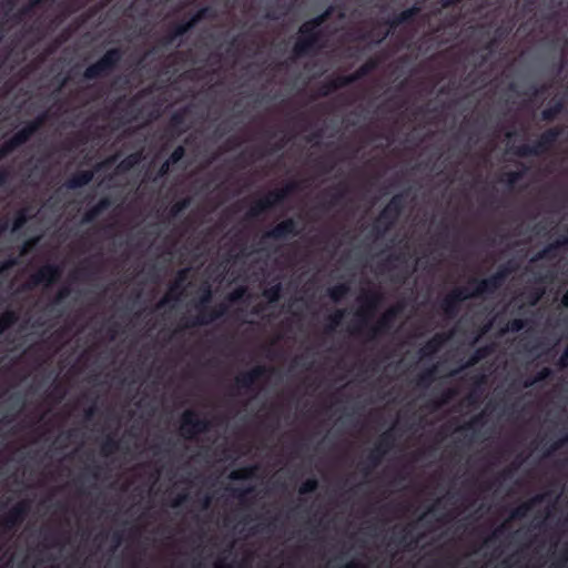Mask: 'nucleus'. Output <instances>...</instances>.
I'll return each mask as SVG.
<instances>
[{
	"label": "nucleus",
	"mask_w": 568,
	"mask_h": 568,
	"mask_svg": "<svg viewBox=\"0 0 568 568\" xmlns=\"http://www.w3.org/2000/svg\"><path fill=\"white\" fill-rule=\"evenodd\" d=\"M215 16V11L212 7H202L196 12L191 14L187 19L192 23L193 27H195L199 22H201L204 19H212Z\"/></svg>",
	"instance_id": "18"
},
{
	"label": "nucleus",
	"mask_w": 568,
	"mask_h": 568,
	"mask_svg": "<svg viewBox=\"0 0 568 568\" xmlns=\"http://www.w3.org/2000/svg\"><path fill=\"white\" fill-rule=\"evenodd\" d=\"M73 433H74V430H70V432L68 433L69 437L73 436Z\"/></svg>",
	"instance_id": "64"
},
{
	"label": "nucleus",
	"mask_w": 568,
	"mask_h": 568,
	"mask_svg": "<svg viewBox=\"0 0 568 568\" xmlns=\"http://www.w3.org/2000/svg\"><path fill=\"white\" fill-rule=\"evenodd\" d=\"M36 8L39 7L31 4V0H29L27 4H24L17 11V13L14 14V19L17 21H21L22 19L30 17Z\"/></svg>",
	"instance_id": "24"
},
{
	"label": "nucleus",
	"mask_w": 568,
	"mask_h": 568,
	"mask_svg": "<svg viewBox=\"0 0 568 568\" xmlns=\"http://www.w3.org/2000/svg\"><path fill=\"white\" fill-rule=\"evenodd\" d=\"M294 229H295V224L293 221L288 220V221H284L282 222L281 224H278L273 231H272V235L274 237H282V236H285L290 233H293L294 232Z\"/></svg>",
	"instance_id": "21"
},
{
	"label": "nucleus",
	"mask_w": 568,
	"mask_h": 568,
	"mask_svg": "<svg viewBox=\"0 0 568 568\" xmlns=\"http://www.w3.org/2000/svg\"><path fill=\"white\" fill-rule=\"evenodd\" d=\"M236 476L242 480H248V465H242L237 471H235Z\"/></svg>",
	"instance_id": "37"
},
{
	"label": "nucleus",
	"mask_w": 568,
	"mask_h": 568,
	"mask_svg": "<svg viewBox=\"0 0 568 568\" xmlns=\"http://www.w3.org/2000/svg\"><path fill=\"white\" fill-rule=\"evenodd\" d=\"M71 294V288L69 286H62L55 297H54V303H60L62 302L63 300H65L67 297H69Z\"/></svg>",
	"instance_id": "31"
},
{
	"label": "nucleus",
	"mask_w": 568,
	"mask_h": 568,
	"mask_svg": "<svg viewBox=\"0 0 568 568\" xmlns=\"http://www.w3.org/2000/svg\"><path fill=\"white\" fill-rule=\"evenodd\" d=\"M49 0H31V4L41 7L42 4H45Z\"/></svg>",
	"instance_id": "54"
},
{
	"label": "nucleus",
	"mask_w": 568,
	"mask_h": 568,
	"mask_svg": "<svg viewBox=\"0 0 568 568\" xmlns=\"http://www.w3.org/2000/svg\"><path fill=\"white\" fill-rule=\"evenodd\" d=\"M92 274H93V272L91 271V267H89V266H83V267H81L80 270H78V271L73 274V278H74V280H77V278H79L80 276H82V277H90Z\"/></svg>",
	"instance_id": "34"
},
{
	"label": "nucleus",
	"mask_w": 568,
	"mask_h": 568,
	"mask_svg": "<svg viewBox=\"0 0 568 568\" xmlns=\"http://www.w3.org/2000/svg\"><path fill=\"white\" fill-rule=\"evenodd\" d=\"M16 146H13L12 142L10 141V139L6 140L1 145H0V161L6 159L9 154H11L13 151H16Z\"/></svg>",
	"instance_id": "27"
},
{
	"label": "nucleus",
	"mask_w": 568,
	"mask_h": 568,
	"mask_svg": "<svg viewBox=\"0 0 568 568\" xmlns=\"http://www.w3.org/2000/svg\"><path fill=\"white\" fill-rule=\"evenodd\" d=\"M187 112H189L187 109L183 108V109H179L172 113V115L169 120V125H168V131L171 133V135L180 136L181 134L186 132V130H187V124H186Z\"/></svg>",
	"instance_id": "11"
},
{
	"label": "nucleus",
	"mask_w": 568,
	"mask_h": 568,
	"mask_svg": "<svg viewBox=\"0 0 568 568\" xmlns=\"http://www.w3.org/2000/svg\"><path fill=\"white\" fill-rule=\"evenodd\" d=\"M242 277V284L235 294L242 300L243 304H245V302L248 300V284L246 283V278H248V275L245 267H243Z\"/></svg>",
	"instance_id": "23"
},
{
	"label": "nucleus",
	"mask_w": 568,
	"mask_h": 568,
	"mask_svg": "<svg viewBox=\"0 0 568 568\" xmlns=\"http://www.w3.org/2000/svg\"><path fill=\"white\" fill-rule=\"evenodd\" d=\"M1 1H2V6L4 8H8L9 10H11L16 6L18 0H1Z\"/></svg>",
	"instance_id": "49"
},
{
	"label": "nucleus",
	"mask_w": 568,
	"mask_h": 568,
	"mask_svg": "<svg viewBox=\"0 0 568 568\" xmlns=\"http://www.w3.org/2000/svg\"><path fill=\"white\" fill-rule=\"evenodd\" d=\"M62 268L55 264H45L38 272L32 274L29 280L31 287L39 285H51L61 277Z\"/></svg>",
	"instance_id": "8"
},
{
	"label": "nucleus",
	"mask_w": 568,
	"mask_h": 568,
	"mask_svg": "<svg viewBox=\"0 0 568 568\" xmlns=\"http://www.w3.org/2000/svg\"><path fill=\"white\" fill-rule=\"evenodd\" d=\"M95 412H97V406H95V405L90 406V407H89L88 409H85V412H84V416H85V418H87V419H91V418L94 416Z\"/></svg>",
	"instance_id": "45"
},
{
	"label": "nucleus",
	"mask_w": 568,
	"mask_h": 568,
	"mask_svg": "<svg viewBox=\"0 0 568 568\" xmlns=\"http://www.w3.org/2000/svg\"><path fill=\"white\" fill-rule=\"evenodd\" d=\"M118 328H119V324L118 323H113L108 328V333H109V336H110L111 339H113L116 336Z\"/></svg>",
	"instance_id": "44"
},
{
	"label": "nucleus",
	"mask_w": 568,
	"mask_h": 568,
	"mask_svg": "<svg viewBox=\"0 0 568 568\" xmlns=\"http://www.w3.org/2000/svg\"><path fill=\"white\" fill-rule=\"evenodd\" d=\"M242 447H243V455H245L246 454L245 450L248 449V446L245 443H243Z\"/></svg>",
	"instance_id": "62"
},
{
	"label": "nucleus",
	"mask_w": 568,
	"mask_h": 568,
	"mask_svg": "<svg viewBox=\"0 0 568 568\" xmlns=\"http://www.w3.org/2000/svg\"><path fill=\"white\" fill-rule=\"evenodd\" d=\"M283 197H284V193L282 191L277 192L275 194H271L266 199V205H273V204L277 203L278 201H281Z\"/></svg>",
	"instance_id": "36"
},
{
	"label": "nucleus",
	"mask_w": 568,
	"mask_h": 568,
	"mask_svg": "<svg viewBox=\"0 0 568 568\" xmlns=\"http://www.w3.org/2000/svg\"><path fill=\"white\" fill-rule=\"evenodd\" d=\"M10 178V171L7 168L0 169V186L4 185Z\"/></svg>",
	"instance_id": "42"
},
{
	"label": "nucleus",
	"mask_w": 568,
	"mask_h": 568,
	"mask_svg": "<svg viewBox=\"0 0 568 568\" xmlns=\"http://www.w3.org/2000/svg\"><path fill=\"white\" fill-rule=\"evenodd\" d=\"M45 120L47 113H42L38 115L36 119L26 122L24 125L10 138V141L12 142L13 146L18 149L19 146L27 143L32 138V135L40 130V128L44 124Z\"/></svg>",
	"instance_id": "7"
},
{
	"label": "nucleus",
	"mask_w": 568,
	"mask_h": 568,
	"mask_svg": "<svg viewBox=\"0 0 568 568\" xmlns=\"http://www.w3.org/2000/svg\"><path fill=\"white\" fill-rule=\"evenodd\" d=\"M278 294H280V287H278V286H275V287H273V288H271V290H268V291H266V292H265L266 297H267L271 302H273V301L277 300Z\"/></svg>",
	"instance_id": "41"
},
{
	"label": "nucleus",
	"mask_w": 568,
	"mask_h": 568,
	"mask_svg": "<svg viewBox=\"0 0 568 568\" xmlns=\"http://www.w3.org/2000/svg\"><path fill=\"white\" fill-rule=\"evenodd\" d=\"M37 242H38V239H30V240H27V241L23 243L22 247H21V252H20V254H21V255H26V254H28V253H29V252H30V251L36 246Z\"/></svg>",
	"instance_id": "32"
},
{
	"label": "nucleus",
	"mask_w": 568,
	"mask_h": 568,
	"mask_svg": "<svg viewBox=\"0 0 568 568\" xmlns=\"http://www.w3.org/2000/svg\"><path fill=\"white\" fill-rule=\"evenodd\" d=\"M19 320L18 313L12 310H7L0 314V335L8 328L13 326Z\"/></svg>",
	"instance_id": "17"
},
{
	"label": "nucleus",
	"mask_w": 568,
	"mask_h": 568,
	"mask_svg": "<svg viewBox=\"0 0 568 568\" xmlns=\"http://www.w3.org/2000/svg\"><path fill=\"white\" fill-rule=\"evenodd\" d=\"M113 205V201L110 196L101 197L98 203L88 209L83 216L82 223L89 224L97 220L104 211L109 210Z\"/></svg>",
	"instance_id": "12"
},
{
	"label": "nucleus",
	"mask_w": 568,
	"mask_h": 568,
	"mask_svg": "<svg viewBox=\"0 0 568 568\" xmlns=\"http://www.w3.org/2000/svg\"><path fill=\"white\" fill-rule=\"evenodd\" d=\"M241 227H242L241 234L243 237V243H242V247H241V256L243 258H245V257H248V244H247V241L245 240L246 234H248V211L243 212V214H242Z\"/></svg>",
	"instance_id": "20"
},
{
	"label": "nucleus",
	"mask_w": 568,
	"mask_h": 568,
	"mask_svg": "<svg viewBox=\"0 0 568 568\" xmlns=\"http://www.w3.org/2000/svg\"><path fill=\"white\" fill-rule=\"evenodd\" d=\"M193 28L194 27L192 26L189 19H182L181 21L172 23L169 28L168 33L161 38V45H172L178 38L183 37Z\"/></svg>",
	"instance_id": "10"
},
{
	"label": "nucleus",
	"mask_w": 568,
	"mask_h": 568,
	"mask_svg": "<svg viewBox=\"0 0 568 568\" xmlns=\"http://www.w3.org/2000/svg\"><path fill=\"white\" fill-rule=\"evenodd\" d=\"M471 295H473V293H467V292H464L463 290H459V288H458V290H455V291L453 292V297H454L455 300H459V301H462V300H466V298H468V297H469V296H471Z\"/></svg>",
	"instance_id": "40"
},
{
	"label": "nucleus",
	"mask_w": 568,
	"mask_h": 568,
	"mask_svg": "<svg viewBox=\"0 0 568 568\" xmlns=\"http://www.w3.org/2000/svg\"><path fill=\"white\" fill-rule=\"evenodd\" d=\"M30 513V501L20 500L0 517V535L16 531Z\"/></svg>",
	"instance_id": "4"
},
{
	"label": "nucleus",
	"mask_w": 568,
	"mask_h": 568,
	"mask_svg": "<svg viewBox=\"0 0 568 568\" xmlns=\"http://www.w3.org/2000/svg\"><path fill=\"white\" fill-rule=\"evenodd\" d=\"M16 146H13L12 142L10 141V139L6 140L1 145H0V161L6 159L9 154H11L13 151H16Z\"/></svg>",
	"instance_id": "28"
},
{
	"label": "nucleus",
	"mask_w": 568,
	"mask_h": 568,
	"mask_svg": "<svg viewBox=\"0 0 568 568\" xmlns=\"http://www.w3.org/2000/svg\"><path fill=\"white\" fill-rule=\"evenodd\" d=\"M31 209L30 207H22L18 210L12 220V231H19L21 230L28 221L31 219Z\"/></svg>",
	"instance_id": "16"
},
{
	"label": "nucleus",
	"mask_w": 568,
	"mask_h": 568,
	"mask_svg": "<svg viewBox=\"0 0 568 568\" xmlns=\"http://www.w3.org/2000/svg\"><path fill=\"white\" fill-rule=\"evenodd\" d=\"M120 448V442L114 434H109L101 443L100 453L104 457H109Z\"/></svg>",
	"instance_id": "15"
},
{
	"label": "nucleus",
	"mask_w": 568,
	"mask_h": 568,
	"mask_svg": "<svg viewBox=\"0 0 568 568\" xmlns=\"http://www.w3.org/2000/svg\"><path fill=\"white\" fill-rule=\"evenodd\" d=\"M45 120L47 113H42L38 115L36 119L26 122L24 125L10 138V141L12 142L13 146L18 149L19 146L27 143L32 138V135L40 130V128L44 124Z\"/></svg>",
	"instance_id": "6"
},
{
	"label": "nucleus",
	"mask_w": 568,
	"mask_h": 568,
	"mask_svg": "<svg viewBox=\"0 0 568 568\" xmlns=\"http://www.w3.org/2000/svg\"><path fill=\"white\" fill-rule=\"evenodd\" d=\"M247 406H248V400L247 399H243V403H242V416H241L242 432L243 433H246V428L248 427V415L246 413Z\"/></svg>",
	"instance_id": "29"
},
{
	"label": "nucleus",
	"mask_w": 568,
	"mask_h": 568,
	"mask_svg": "<svg viewBox=\"0 0 568 568\" xmlns=\"http://www.w3.org/2000/svg\"><path fill=\"white\" fill-rule=\"evenodd\" d=\"M16 146H13L12 142L10 141V139L6 140L1 145H0V161L6 159L9 154H11L13 151H16Z\"/></svg>",
	"instance_id": "26"
},
{
	"label": "nucleus",
	"mask_w": 568,
	"mask_h": 568,
	"mask_svg": "<svg viewBox=\"0 0 568 568\" xmlns=\"http://www.w3.org/2000/svg\"><path fill=\"white\" fill-rule=\"evenodd\" d=\"M123 59L121 48L109 49L98 61L90 64L83 72L85 80H95L109 77Z\"/></svg>",
	"instance_id": "2"
},
{
	"label": "nucleus",
	"mask_w": 568,
	"mask_h": 568,
	"mask_svg": "<svg viewBox=\"0 0 568 568\" xmlns=\"http://www.w3.org/2000/svg\"><path fill=\"white\" fill-rule=\"evenodd\" d=\"M90 475L94 478V479H99L100 478V475H101V471L103 470V467L101 465H93V466H90L88 468Z\"/></svg>",
	"instance_id": "38"
},
{
	"label": "nucleus",
	"mask_w": 568,
	"mask_h": 568,
	"mask_svg": "<svg viewBox=\"0 0 568 568\" xmlns=\"http://www.w3.org/2000/svg\"><path fill=\"white\" fill-rule=\"evenodd\" d=\"M511 331H519L523 328V324L520 321L516 320L514 321L511 324H510V327H509Z\"/></svg>",
	"instance_id": "50"
},
{
	"label": "nucleus",
	"mask_w": 568,
	"mask_h": 568,
	"mask_svg": "<svg viewBox=\"0 0 568 568\" xmlns=\"http://www.w3.org/2000/svg\"><path fill=\"white\" fill-rule=\"evenodd\" d=\"M323 21V17H320L316 20L308 21L304 23L300 30V36L295 44V52L297 54H302L315 44L317 37V27Z\"/></svg>",
	"instance_id": "5"
},
{
	"label": "nucleus",
	"mask_w": 568,
	"mask_h": 568,
	"mask_svg": "<svg viewBox=\"0 0 568 568\" xmlns=\"http://www.w3.org/2000/svg\"><path fill=\"white\" fill-rule=\"evenodd\" d=\"M561 302H562V304H564L565 306H568V291H567V292L565 293V295L562 296V301H561Z\"/></svg>",
	"instance_id": "57"
},
{
	"label": "nucleus",
	"mask_w": 568,
	"mask_h": 568,
	"mask_svg": "<svg viewBox=\"0 0 568 568\" xmlns=\"http://www.w3.org/2000/svg\"><path fill=\"white\" fill-rule=\"evenodd\" d=\"M171 165L172 164L168 160L165 162H163L162 165L160 166L159 171H158V175L160 178H163L166 174H169V172L171 170Z\"/></svg>",
	"instance_id": "39"
},
{
	"label": "nucleus",
	"mask_w": 568,
	"mask_h": 568,
	"mask_svg": "<svg viewBox=\"0 0 568 568\" xmlns=\"http://www.w3.org/2000/svg\"><path fill=\"white\" fill-rule=\"evenodd\" d=\"M432 343L437 346V345H439L440 341L436 337V338H434V341Z\"/></svg>",
	"instance_id": "63"
},
{
	"label": "nucleus",
	"mask_w": 568,
	"mask_h": 568,
	"mask_svg": "<svg viewBox=\"0 0 568 568\" xmlns=\"http://www.w3.org/2000/svg\"><path fill=\"white\" fill-rule=\"evenodd\" d=\"M347 292V287L345 285H338L331 290V296L333 300L338 301L342 296H344Z\"/></svg>",
	"instance_id": "30"
},
{
	"label": "nucleus",
	"mask_w": 568,
	"mask_h": 568,
	"mask_svg": "<svg viewBox=\"0 0 568 568\" xmlns=\"http://www.w3.org/2000/svg\"><path fill=\"white\" fill-rule=\"evenodd\" d=\"M245 334H246V329L243 328L242 331V337H243V348H245ZM245 352V349H243V353Z\"/></svg>",
	"instance_id": "60"
},
{
	"label": "nucleus",
	"mask_w": 568,
	"mask_h": 568,
	"mask_svg": "<svg viewBox=\"0 0 568 568\" xmlns=\"http://www.w3.org/2000/svg\"><path fill=\"white\" fill-rule=\"evenodd\" d=\"M241 160L242 162H245L247 160V153H246V148L244 146L242 152H241Z\"/></svg>",
	"instance_id": "55"
},
{
	"label": "nucleus",
	"mask_w": 568,
	"mask_h": 568,
	"mask_svg": "<svg viewBox=\"0 0 568 568\" xmlns=\"http://www.w3.org/2000/svg\"><path fill=\"white\" fill-rule=\"evenodd\" d=\"M342 316H343V314L341 312H337L335 314V320L334 321L337 323L342 318Z\"/></svg>",
	"instance_id": "61"
},
{
	"label": "nucleus",
	"mask_w": 568,
	"mask_h": 568,
	"mask_svg": "<svg viewBox=\"0 0 568 568\" xmlns=\"http://www.w3.org/2000/svg\"><path fill=\"white\" fill-rule=\"evenodd\" d=\"M18 263H19V261H18V258H17V257H11V258H9L8 261H6V263H4V265H3V267H4V268H9V267H12V266H14V265H18Z\"/></svg>",
	"instance_id": "48"
},
{
	"label": "nucleus",
	"mask_w": 568,
	"mask_h": 568,
	"mask_svg": "<svg viewBox=\"0 0 568 568\" xmlns=\"http://www.w3.org/2000/svg\"><path fill=\"white\" fill-rule=\"evenodd\" d=\"M94 176L92 170L77 171L73 173L64 183V186L69 190H75L88 185Z\"/></svg>",
	"instance_id": "13"
},
{
	"label": "nucleus",
	"mask_w": 568,
	"mask_h": 568,
	"mask_svg": "<svg viewBox=\"0 0 568 568\" xmlns=\"http://www.w3.org/2000/svg\"><path fill=\"white\" fill-rule=\"evenodd\" d=\"M141 160L142 155L140 152L131 153L119 162L116 170L120 173H126L131 171L135 165H138Z\"/></svg>",
	"instance_id": "14"
},
{
	"label": "nucleus",
	"mask_w": 568,
	"mask_h": 568,
	"mask_svg": "<svg viewBox=\"0 0 568 568\" xmlns=\"http://www.w3.org/2000/svg\"><path fill=\"white\" fill-rule=\"evenodd\" d=\"M187 278H189V268H182V270L178 271L174 281L170 284L169 292L166 293L164 298L161 301L160 305H163L170 301H178L185 288V283H186Z\"/></svg>",
	"instance_id": "9"
},
{
	"label": "nucleus",
	"mask_w": 568,
	"mask_h": 568,
	"mask_svg": "<svg viewBox=\"0 0 568 568\" xmlns=\"http://www.w3.org/2000/svg\"><path fill=\"white\" fill-rule=\"evenodd\" d=\"M394 315H395V312L393 310H390L387 314H385L384 321L385 322L389 321V318L393 317Z\"/></svg>",
	"instance_id": "56"
},
{
	"label": "nucleus",
	"mask_w": 568,
	"mask_h": 568,
	"mask_svg": "<svg viewBox=\"0 0 568 568\" xmlns=\"http://www.w3.org/2000/svg\"><path fill=\"white\" fill-rule=\"evenodd\" d=\"M242 362H243V367L240 372L237 382H239V386H240L242 393L245 394L246 392H248V368L246 367L247 363L245 362L244 354H243Z\"/></svg>",
	"instance_id": "22"
},
{
	"label": "nucleus",
	"mask_w": 568,
	"mask_h": 568,
	"mask_svg": "<svg viewBox=\"0 0 568 568\" xmlns=\"http://www.w3.org/2000/svg\"><path fill=\"white\" fill-rule=\"evenodd\" d=\"M45 539H51V546L60 545V541L55 538V536H45Z\"/></svg>",
	"instance_id": "53"
},
{
	"label": "nucleus",
	"mask_w": 568,
	"mask_h": 568,
	"mask_svg": "<svg viewBox=\"0 0 568 568\" xmlns=\"http://www.w3.org/2000/svg\"><path fill=\"white\" fill-rule=\"evenodd\" d=\"M123 540L122 532L115 531L112 535V541L114 542L115 547L120 546Z\"/></svg>",
	"instance_id": "43"
},
{
	"label": "nucleus",
	"mask_w": 568,
	"mask_h": 568,
	"mask_svg": "<svg viewBox=\"0 0 568 568\" xmlns=\"http://www.w3.org/2000/svg\"><path fill=\"white\" fill-rule=\"evenodd\" d=\"M191 205V197L186 196L174 202L169 209V219H176Z\"/></svg>",
	"instance_id": "19"
},
{
	"label": "nucleus",
	"mask_w": 568,
	"mask_h": 568,
	"mask_svg": "<svg viewBox=\"0 0 568 568\" xmlns=\"http://www.w3.org/2000/svg\"><path fill=\"white\" fill-rule=\"evenodd\" d=\"M185 155V148L183 145H178L173 152L170 154L168 161L173 165L180 162Z\"/></svg>",
	"instance_id": "25"
},
{
	"label": "nucleus",
	"mask_w": 568,
	"mask_h": 568,
	"mask_svg": "<svg viewBox=\"0 0 568 568\" xmlns=\"http://www.w3.org/2000/svg\"><path fill=\"white\" fill-rule=\"evenodd\" d=\"M560 363H561V365H564V366L568 365V348L566 349V352L564 353V355L560 357Z\"/></svg>",
	"instance_id": "52"
},
{
	"label": "nucleus",
	"mask_w": 568,
	"mask_h": 568,
	"mask_svg": "<svg viewBox=\"0 0 568 568\" xmlns=\"http://www.w3.org/2000/svg\"><path fill=\"white\" fill-rule=\"evenodd\" d=\"M488 285H489V281H483L481 283H479L476 286V292L484 293L488 288Z\"/></svg>",
	"instance_id": "47"
},
{
	"label": "nucleus",
	"mask_w": 568,
	"mask_h": 568,
	"mask_svg": "<svg viewBox=\"0 0 568 568\" xmlns=\"http://www.w3.org/2000/svg\"><path fill=\"white\" fill-rule=\"evenodd\" d=\"M211 428V422L206 417H202L194 409H186L180 418L181 436L187 440H194L201 434H205Z\"/></svg>",
	"instance_id": "3"
},
{
	"label": "nucleus",
	"mask_w": 568,
	"mask_h": 568,
	"mask_svg": "<svg viewBox=\"0 0 568 568\" xmlns=\"http://www.w3.org/2000/svg\"><path fill=\"white\" fill-rule=\"evenodd\" d=\"M54 393H59V398H62L63 397V393L61 392L60 389V386H55L54 389H53Z\"/></svg>",
	"instance_id": "59"
},
{
	"label": "nucleus",
	"mask_w": 568,
	"mask_h": 568,
	"mask_svg": "<svg viewBox=\"0 0 568 568\" xmlns=\"http://www.w3.org/2000/svg\"><path fill=\"white\" fill-rule=\"evenodd\" d=\"M212 297L213 293L211 286L209 284L202 285L200 288V297L194 305L197 314L194 317L186 318L184 327L193 328L196 326L209 325L225 315L227 305L225 303H220L215 306H211Z\"/></svg>",
	"instance_id": "1"
},
{
	"label": "nucleus",
	"mask_w": 568,
	"mask_h": 568,
	"mask_svg": "<svg viewBox=\"0 0 568 568\" xmlns=\"http://www.w3.org/2000/svg\"><path fill=\"white\" fill-rule=\"evenodd\" d=\"M241 321L243 325L248 323V311L245 310V305L241 308Z\"/></svg>",
	"instance_id": "46"
},
{
	"label": "nucleus",
	"mask_w": 568,
	"mask_h": 568,
	"mask_svg": "<svg viewBox=\"0 0 568 568\" xmlns=\"http://www.w3.org/2000/svg\"><path fill=\"white\" fill-rule=\"evenodd\" d=\"M315 488H316V481H315V480H313V479H308L307 481H305V483L302 485V487H301L300 491H301L302 494H305V493L313 491Z\"/></svg>",
	"instance_id": "35"
},
{
	"label": "nucleus",
	"mask_w": 568,
	"mask_h": 568,
	"mask_svg": "<svg viewBox=\"0 0 568 568\" xmlns=\"http://www.w3.org/2000/svg\"><path fill=\"white\" fill-rule=\"evenodd\" d=\"M241 204H242V206L248 205V197L244 195V196L241 199Z\"/></svg>",
	"instance_id": "58"
},
{
	"label": "nucleus",
	"mask_w": 568,
	"mask_h": 568,
	"mask_svg": "<svg viewBox=\"0 0 568 568\" xmlns=\"http://www.w3.org/2000/svg\"><path fill=\"white\" fill-rule=\"evenodd\" d=\"M187 493H181L174 499H172L171 506L174 508L180 507L183 503L187 500Z\"/></svg>",
	"instance_id": "33"
},
{
	"label": "nucleus",
	"mask_w": 568,
	"mask_h": 568,
	"mask_svg": "<svg viewBox=\"0 0 568 568\" xmlns=\"http://www.w3.org/2000/svg\"><path fill=\"white\" fill-rule=\"evenodd\" d=\"M213 568H233V566H231L230 564L223 561V560H220L217 561Z\"/></svg>",
	"instance_id": "51"
}]
</instances>
